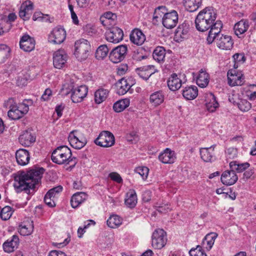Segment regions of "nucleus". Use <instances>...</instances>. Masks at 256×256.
I'll return each mask as SVG.
<instances>
[{
    "mask_svg": "<svg viewBox=\"0 0 256 256\" xmlns=\"http://www.w3.org/2000/svg\"><path fill=\"white\" fill-rule=\"evenodd\" d=\"M40 22H48L52 23L54 22V18H50L48 14H42Z\"/></svg>",
    "mask_w": 256,
    "mask_h": 256,
    "instance_id": "obj_63",
    "label": "nucleus"
},
{
    "mask_svg": "<svg viewBox=\"0 0 256 256\" xmlns=\"http://www.w3.org/2000/svg\"><path fill=\"white\" fill-rule=\"evenodd\" d=\"M127 51L128 48L126 45L116 46L110 52V59L114 63H118L124 58Z\"/></svg>",
    "mask_w": 256,
    "mask_h": 256,
    "instance_id": "obj_9",
    "label": "nucleus"
},
{
    "mask_svg": "<svg viewBox=\"0 0 256 256\" xmlns=\"http://www.w3.org/2000/svg\"><path fill=\"white\" fill-rule=\"evenodd\" d=\"M24 102H27L28 104L23 102L20 104L18 106L12 108L11 110H8V115L10 119L13 120H18L28 112L29 110L28 104H32V100H25Z\"/></svg>",
    "mask_w": 256,
    "mask_h": 256,
    "instance_id": "obj_6",
    "label": "nucleus"
},
{
    "mask_svg": "<svg viewBox=\"0 0 256 256\" xmlns=\"http://www.w3.org/2000/svg\"><path fill=\"white\" fill-rule=\"evenodd\" d=\"M239 109L242 112H247L251 108V104L246 100H241L238 104Z\"/></svg>",
    "mask_w": 256,
    "mask_h": 256,
    "instance_id": "obj_50",
    "label": "nucleus"
},
{
    "mask_svg": "<svg viewBox=\"0 0 256 256\" xmlns=\"http://www.w3.org/2000/svg\"><path fill=\"white\" fill-rule=\"evenodd\" d=\"M229 165L230 168L232 170L235 172H242L250 166V164L248 162L240 164L236 161L230 162Z\"/></svg>",
    "mask_w": 256,
    "mask_h": 256,
    "instance_id": "obj_35",
    "label": "nucleus"
},
{
    "mask_svg": "<svg viewBox=\"0 0 256 256\" xmlns=\"http://www.w3.org/2000/svg\"><path fill=\"white\" fill-rule=\"evenodd\" d=\"M130 80H126L124 78H122L118 81L116 83L117 94H118L124 95L130 90V88L134 84L132 82L130 83Z\"/></svg>",
    "mask_w": 256,
    "mask_h": 256,
    "instance_id": "obj_23",
    "label": "nucleus"
},
{
    "mask_svg": "<svg viewBox=\"0 0 256 256\" xmlns=\"http://www.w3.org/2000/svg\"><path fill=\"white\" fill-rule=\"evenodd\" d=\"M124 33L118 27H113L106 32V40L111 42L118 43L123 39Z\"/></svg>",
    "mask_w": 256,
    "mask_h": 256,
    "instance_id": "obj_12",
    "label": "nucleus"
},
{
    "mask_svg": "<svg viewBox=\"0 0 256 256\" xmlns=\"http://www.w3.org/2000/svg\"><path fill=\"white\" fill-rule=\"evenodd\" d=\"M118 74L119 75H122L126 73L128 70V66L127 64H122L118 67Z\"/></svg>",
    "mask_w": 256,
    "mask_h": 256,
    "instance_id": "obj_59",
    "label": "nucleus"
},
{
    "mask_svg": "<svg viewBox=\"0 0 256 256\" xmlns=\"http://www.w3.org/2000/svg\"><path fill=\"white\" fill-rule=\"evenodd\" d=\"M222 182L226 186H231L234 184L238 180V176L236 172L232 169L224 171L221 176Z\"/></svg>",
    "mask_w": 256,
    "mask_h": 256,
    "instance_id": "obj_17",
    "label": "nucleus"
},
{
    "mask_svg": "<svg viewBox=\"0 0 256 256\" xmlns=\"http://www.w3.org/2000/svg\"><path fill=\"white\" fill-rule=\"evenodd\" d=\"M16 18V16L14 13H10L8 14L6 20L4 21L6 24L8 25V28H5L4 27L2 26L0 29V35L8 31L12 26L11 22H14Z\"/></svg>",
    "mask_w": 256,
    "mask_h": 256,
    "instance_id": "obj_43",
    "label": "nucleus"
},
{
    "mask_svg": "<svg viewBox=\"0 0 256 256\" xmlns=\"http://www.w3.org/2000/svg\"><path fill=\"white\" fill-rule=\"evenodd\" d=\"M19 238L18 236L14 235L10 240H7L3 244V248L6 252H11L14 250L19 244Z\"/></svg>",
    "mask_w": 256,
    "mask_h": 256,
    "instance_id": "obj_26",
    "label": "nucleus"
},
{
    "mask_svg": "<svg viewBox=\"0 0 256 256\" xmlns=\"http://www.w3.org/2000/svg\"><path fill=\"white\" fill-rule=\"evenodd\" d=\"M137 203V196L134 190H130L126 194V198L125 200V204L129 208H133Z\"/></svg>",
    "mask_w": 256,
    "mask_h": 256,
    "instance_id": "obj_32",
    "label": "nucleus"
},
{
    "mask_svg": "<svg viewBox=\"0 0 256 256\" xmlns=\"http://www.w3.org/2000/svg\"><path fill=\"white\" fill-rule=\"evenodd\" d=\"M35 44L34 39L27 34L24 35L20 41V48L28 52H31L34 50Z\"/></svg>",
    "mask_w": 256,
    "mask_h": 256,
    "instance_id": "obj_16",
    "label": "nucleus"
},
{
    "mask_svg": "<svg viewBox=\"0 0 256 256\" xmlns=\"http://www.w3.org/2000/svg\"><path fill=\"white\" fill-rule=\"evenodd\" d=\"M44 171L42 168H36L27 172H18L14 176V183L16 192L24 191L28 194H33L36 186L40 182Z\"/></svg>",
    "mask_w": 256,
    "mask_h": 256,
    "instance_id": "obj_1",
    "label": "nucleus"
},
{
    "mask_svg": "<svg viewBox=\"0 0 256 256\" xmlns=\"http://www.w3.org/2000/svg\"><path fill=\"white\" fill-rule=\"evenodd\" d=\"M10 48L6 44H0V64L4 63L10 56Z\"/></svg>",
    "mask_w": 256,
    "mask_h": 256,
    "instance_id": "obj_42",
    "label": "nucleus"
},
{
    "mask_svg": "<svg viewBox=\"0 0 256 256\" xmlns=\"http://www.w3.org/2000/svg\"><path fill=\"white\" fill-rule=\"evenodd\" d=\"M104 18L110 20H114L116 18V15L110 12H108L104 14Z\"/></svg>",
    "mask_w": 256,
    "mask_h": 256,
    "instance_id": "obj_60",
    "label": "nucleus"
},
{
    "mask_svg": "<svg viewBox=\"0 0 256 256\" xmlns=\"http://www.w3.org/2000/svg\"><path fill=\"white\" fill-rule=\"evenodd\" d=\"M216 14L212 8L206 7L201 10L195 20L196 27L200 32L212 30L218 20L216 21Z\"/></svg>",
    "mask_w": 256,
    "mask_h": 256,
    "instance_id": "obj_3",
    "label": "nucleus"
},
{
    "mask_svg": "<svg viewBox=\"0 0 256 256\" xmlns=\"http://www.w3.org/2000/svg\"><path fill=\"white\" fill-rule=\"evenodd\" d=\"M62 190V187L61 186H58L50 190L48 192V196H51L54 198L56 194H58Z\"/></svg>",
    "mask_w": 256,
    "mask_h": 256,
    "instance_id": "obj_53",
    "label": "nucleus"
},
{
    "mask_svg": "<svg viewBox=\"0 0 256 256\" xmlns=\"http://www.w3.org/2000/svg\"><path fill=\"white\" fill-rule=\"evenodd\" d=\"M152 68H154L153 66H148L145 67L138 68L136 69V71L140 77L144 80H147L154 73L150 71Z\"/></svg>",
    "mask_w": 256,
    "mask_h": 256,
    "instance_id": "obj_36",
    "label": "nucleus"
},
{
    "mask_svg": "<svg viewBox=\"0 0 256 256\" xmlns=\"http://www.w3.org/2000/svg\"><path fill=\"white\" fill-rule=\"evenodd\" d=\"M136 172L142 177L143 180H146L148 177L149 169L146 166H140L136 169Z\"/></svg>",
    "mask_w": 256,
    "mask_h": 256,
    "instance_id": "obj_51",
    "label": "nucleus"
},
{
    "mask_svg": "<svg viewBox=\"0 0 256 256\" xmlns=\"http://www.w3.org/2000/svg\"><path fill=\"white\" fill-rule=\"evenodd\" d=\"M12 214V208L10 206H6L1 210L0 216L2 220H6L11 217Z\"/></svg>",
    "mask_w": 256,
    "mask_h": 256,
    "instance_id": "obj_48",
    "label": "nucleus"
},
{
    "mask_svg": "<svg viewBox=\"0 0 256 256\" xmlns=\"http://www.w3.org/2000/svg\"><path fill=\"white\" fill-rule=\"evenodd\" d=\"M114 136L112 133L108 131H103L94 140V143L102 147H110L114 144Z\"/></svg>",
    "mask_w": 256,
    "mask_h": 256,
    "instance_id": "obj_8",
    "label": "nucleus"
},
{
    "mask_svg": "<svg viewBox=\"0 0 256 256\" xmlns=\"http://www.w3.org/2000/svg\"><path fill=\"white\" fill-rule=\"evenodd\" d=\"M184 5L188 11L194 12L202 4V0H184Z\"/></svg>",
    "mask_w": 256,
    "mask_h": 256,
    "instance_id": "obj_33",
    "label": "nucleus"
},
{
    "mask_svg": "<svg viewBox=\"0 0 256 256\" xmlns=\"http://www.w3.org/2000/svg\"><path fill=\"white\" fill-rule=\"evenodd\" d=\"M228 84L230 86H242L244 82V78L242 74L236 72V70H229L227 74Z\"/></svg>",
    "mask_w": 256,
    "mask_h": 256,
    "instance_id": "obj_15",
    "label": "nucleus"
},
{
    "mask_svg": "<svg viewBox=\"0 0 256 256\" xmlns=\"http://www.w3.org/2000/svg\"><path fill=\"white\" fill-rule=\"evenodd\" d=\"M206 107L210 112H214L218 106V103L216 100L215 96L212 93L206 94Z\"/></svg>",
    "mask_w": 256,
    "mask_h": 256,
    "instance_id": "obj_28",
    "label": "nucleus"
},
{
    "mask_svg": "<svg viewBox=\"0 0 256 256\" xmlns=\"http://www.w3.org/2000/svg\"><path fill=\"white\" fill-rule=\"evenodd\" d=\"M234 59L236 62L243 63L246 60V58L244 54H236L233 56Z\"/></svg>",
    "mask_w": 256,
    "mask_h": 256,
    "instance_id": "obj_57",
    "label": "nucleus"
},
{
    "mask_svg": "<svg viewBox=\"0 0 256 256\" xmlns=\"http://www.w3.org/2000/svg\"><path fill=\"white\" fill-rule=\"evenodd\" d=\"M74 55L80 61L86 60L88 55L90 49V46L88 42L84 39L76 41L74 44Z\"/></svg>",
    "mask_w": 256,
    "mask_h": 256,
    "instance_id": "obj_5",
    "label": "nucleus"
},
{
    "mask_svg": "<svg viewBox=\"0 0 256 256\" xmlns=\"http://www.w3.org/2000/svg\"><path fill=\"white\" fill-rule=\"evenodd\" d=\"M167 84L170 90L176 91L182 86V80L178 78L176 74H173L168 80Z\"/></svg>",
    "mask_w": 256,
    "mask_h": 256,
    "instance_id": "obj_27",
    "label": "nucleus"
},
{
    "mask_svg": "<svg viewBox=\"0 0 256 256\" xmlns=\"http://www.w3.org/2000/svg\"><path fill=\"white\" fill-rule=\"evenodd\" d=\"M130 42L138 46L142 45L146 40V37L142 32L137 28L134 29L130 33Z\"/></svg>",
    "mask_w": 256,
    "mask_h": 256,
    "instance_id": "obj_21",
    "label": "nucleus"
},
{
    "mask_svg": "<svg viewBox=\"0 0 256 256\" xmlns=\"http://www.w3.org/2000/svg\"><path fill=\"white\" fill-rule=\"evenodd\" d=\"M190 256H207L200 246H197L196 248H192L189 251Z\"/></svg>",
    "mask_w": 256,
    "mask_h": 256,
    "instance_id": "obj_49",
    "label": "nucleus"
},
{
    "mask_svg": "<svg viewBox=\"0 0 256 256\" xmlns=\"http://www.w3.org/2000/svg\"><path fill=\"white\" fill-rule=\"evenodd\" d=\"M16 158L18 164L21 166L27 164L30 160L29 152L23 148H20L16 152Z\"/></svg>",
    "mask_w": 256,
    "mask_h": 256,
    "instance_id": "obj_22",
    "label": "nucleus"
},
{
    "mask_svg": "<svg viewBox=\"0 0 256 256\" xmlns=\"http://www.w3.org/2000/svg\"><path fill=\"white\" fill-rule=\"evenodd\" d=\"M87 195L85 192H78L74 194L72 197L70 202L72 206L77 208L82 202L86 200Z\"/></svg>",
    "mask_w": 256,
    "mask_h": 256,
    "instance_id": "obj_31",
    "label": "nucleus"
},
{
    "mask_svg": "<svg viewBox=\"0 0 256 256\" xmlns=\"http://www.w3.org/2000/svg\"><path fill=\"white\" fill-rule=\"evenodd\" d=\"M68 55L64 50H58L53 54V64L55 68L60 69L64 66Z\"/></svg>",
    "mask_w": 256,
    "mask_h": 256,
    "instance_id": "obj_14",
    "label": "nucleus"
},
{
    "mask_svg": "<svg viewBox=\"0 0 256 256\" xmlns=\"http://www.w3.org/2000/svg\"><path fill=\"white\" fill-rule=\"evenodd\" d=\"M52 92L50 88H46L41 97V99L44 101L48 100L52 96Z\"/></svg>",
    "mask_w": 256,
    "mask_h": 256,
    "instance_id": "obj_58",
    "label": "nucleus"
},
{
    "mask_svg": "<svg viewBox=\"0 0 256 256\" xmlns=\"http://www.w3.org/2000/svg\"><path fill=\"white\" fill-rule=\"evenodd\" d=\"M44 202L46 205L50 207H54L55 206L54 198L51 196H48V193L46 194L44 198Z\"/></svg>",
    "mask_w": 256,
    "mask_h": 256,
    "instance_id": "obj_54",
    "label": "nucleus"
},
{
    "mask_svg": "<svg viewBox=\"0 0 256 256\" xmlns=\"http://www.w3.org/2000/svg\"><path fill=\"white\" fill-rule=\"evenodd\" d=\"M208 74L203 71L200 72L196 79L197 84L201 88H205L208 86Z\"/></svg>",
    "mask_w": 256,
    "mask_h": 256,
    "instance_id": "obj_40",
    "label": "nucleus"
},
{
    "mask_svg": "<svg viewBox=\"0 0 256 256\" xmlns=\"http://www.w3.org/2000/svg\"><path fill=\"white\" fill-rule=\"evenodd\" d=\"M106 222L110 228H115L122 224V221L118 216L112 215L109 218Z\"/></svg>",
    "mask_w": 256,
    "mask_h": 256,
    "instance_id": "obj_45",
    "label": "nucleus"
},
{
    "mask_svg": "<svg viewBox=\"0 0 256 256\" xmlns=\"http://www.w3.org/2000/svg\"><path fill=\"white\" fill-rule=\"evenodd\" d=\"M74 132H70L68 141L70 146L76 149H80L84 146L87 143V140L84 138L80 140L78 138L73 134Z\"/></svg>",
    "mask_w": 256,
    "mask_h": 256,
    "instance_id": "obj_24",
    "label": "nucleus"
},
{
    "mask_svg": "<svg viewBox=\"0 0 256 256\" xmlns=\"http://www.w3.org/2000/svg\"><path fill=\"white\" fill-rule=\"evenodd\" d=\"M200 157L205 162H212L213 160L214 153L210 148H202L200 150Z\"/></svg>",
    "mask_w": 256,
    "mask_h": 256,
    "instance_id": "obj_34",
    "label": "nucleus"
},
{
    "mask_svg": "<svg viewBox=\"0 0 256 256\" xmlns=\"http://www.w3.org/2000/svg\"><path fill=\"white\" fill-rule=\"evenodd\" d=\"M253 174L254 171L252 170H247L244 173L242 179L246 181V180L250 178Z\"/></svg>",
    "mask_w": 256,
    "mask_h": 256,
    "instance_id": "obj_64",
    "label": "nucleus"
},
{
    "mask_svg": "<svg viewBox=\"0 0 256 256\" xmlns=\"http://www.w3.org/2000/svg\"><path fill=\"white\" fill-rule=\"evenodd\" d=\"M33 4L30 1L26 2L20 6L19 16L24 20H28L32 14Z\"/></svg>",
    "mask_w": 256,
    "mask_h": 256,
    "instance_id": "obj_18",
    "label": "nucleus"
},
{
    "mask_svg": "<svg viewBox=\"0 0 256 256\" xmlns=\"http://www.w3.org/2000/svg\"><path fill=\"white\" fill-rule=\"evenodd\" d=\"M4 106L11 110V108H14L15 106H18L14 99L12 98H8L4 104Z\"/></svg>",
    "mask_w": 256,
    "mask_h": 256,
    "instance_id": "obj_56",
    "label": "nucleus"
},
{
    "mask_svg": "<svg viewBox=\"0 0 256 256\" xmlns=\"http://www.w3.org/2000/svg\"><path fill=\"white\" fill-rule=\"evenodd\" d=\"M198 94V89L196 86L186 87L182 90L183 96L188 100L194 99Z\"/></svg>",
    "mask_w": 256,
    "mask_h": 256,
    "instance_id": "obj_30",
    "label": "nucleus"
},
{
    "mask_svg": "<svg viewBox=\"0 0 256 256\" xmlns=\"http://www.w3.org/2000/svg\"><path fill=\"white\" fill-rule=\"evenodd\" d=\"M33 228V226L30 224L28 225L22 224L19 226L18 232L21 235L28 236L32 233Z\"/></svg>",
    "mask_w": 256,
    "mask_h": 256,
    "instance_id": "obj_46",
    "label": "nucleus"
},
{
    "mask_svg": "<svg viewBox=\"0 0 256 256\" xmlns=\"http://www.w3.org/2000/svg\"><path fill=\"white\" fill-rule=\"evenodd\" d=\"M158 158L162 163L172 164L176 158L175 152L168 148H166L160 154Z\"/></svg>",
    "mask_w": 256,
    "mask_h": 256,
    "instance_id": "obj_19",
    "label": "nucleus"
},
{
    "mask_svg": "<svg viewBox=\"0 0 256 256\" xmlns=\"http://www.w3.org/2000/svg\"><path fill=\"white\" fill-rule=\"evenodd\" d=\"M108 94V91L106 90L100 88L97 90L94 94L95 102L100 104L106 100Z\"/></svg>",
    "mask_w": 256,
    "mask_h": 256,
    "instance_id": "obj_39",
    "label": "nucleus"
},
{
    "mask_svg": "<svg viewBox=\"0 0 256 256\" xmlns=\"http://www.w3.org/2000/svg\"><path fill=\"white\" fill-rule=\"evenodd\" d=\"M48 256H66V255L62 251L54 250L50 252Z\"/></svg>",
    "mask_w": 256,
    "mask_h": 256,
    "instance_id": "obj_61",
    "label": "nucleus"
},
{
    "mask_svg": "<svg viewBox=\"0 0 256 256\" xmlns=\"http://www.w3.org/2000/svg\"><path fill=\"white\" fill-rule=\"evenodd\" d=\"M249 28V22L248 20L242 19L236 22L234 26V30L235 34L240 38H243L241 36Z\"/></svg>",
    "mask_w": 256,
    "mask_h": 256,
    "instance_id": "obj_20",
    "label": "nucleus"
},
{
    "mask_svg": "<svg viewBox=\"0 0 256 256\" xmlns=\"http://www.w3.org/2000/svg\"><path fill=\"white\" fill-rule=\"evenodd\" d=\"M130 105V100L124 98L119 100L116 102L113 106V109L114 112H120L123 111Z\"/></svg>",
    "mask_w": 256,
    "mask_h": 256,
    "instance_id": "obj_37",
    "label": "nucleus"
},
{
    "mask_svg": "<svg viewBox=\"0 0 256 256\" xmlns=\"http://www.w3.org/2000/svg\"><path fill=\"white\" fill-rule=\"evenodd\" d=\"M237 150L233 148H230L227 149L226 151V157L227 160H232L237 156Z\"/></svg>",
    "mask_w": 256,
    "mask_h": 256,
    "instance_id": "obj_52",
    "label": "nucleus"
},
{
    "mask_svg": "<svg viewBox=\"0 0 256 256\" xmlns=\"http://www.w3.org/2000/svg\"><path fill=\"white\" fill-rule=\"evenodd\" d=\"M217 236L218 234L215 232H211L206 236L202 242L207 250H210L211 249Z\"/></svg>",
    "mask_w": 256,
    "mask_h": 256,
    "instance_id": "obj_38",
    "label": "nucleus"
},
{
    "mask_svg": "<svg viewBox=\"0 0 256 256\" xmlns=\"http://www.w3.org/2000/svg\"><path fill=\"white\" fill-rule=\"evenodd\" d=\"M109 50L106 44L100 46L96 50V57L97 59H102L106 56Z\"/></svg>",
    "mask_w": 256,
    "mask_h": 256,
    "instance_id": "obj_44",
    "label": "nucleus"
},
{
    "mask_svg": "<svg viewBox=\"0 0 256 256\" xmlns=\"http://www.w3.org/2000/svg\"><path fill=\"white\" fill-rule=\"evenodd\" d=\"M88 88L86 86H80L72 90L71 99L73 102H80L88 94Z\"/></svg>",
    "mask_w": 256,
    "mask_h": 256,
    "instance_id": "obj_13",
    "label": "nucleus"
},
{
    "mask_svg": "<svg viewBox=\"0 0 256 256\" xmlns=\"http://www.w3.org/2000/svg\"><path fill=\"white\" fill-rule=\"evenodd\" d=\"M162 24L167 28H172L175 27L178 22V12L172 10L170 12L166 13L162 17Z\"/></svg>",
    "mask_w": 256,
    "mask_h": 256,
    "instance_id": "obj_11",
    "label": "nucleus"
},
{
    "mask_svg": "<svg viewBox=\"0 0 256 256\" xmlns=\"http://www.w3.org/2000/svg\"><path fill=\"white\" fill-rule=\"evenodd\" d=\"M152 244L156 249L164 248L167 242L166 232L162 229L158 228L153 232L152 236Z\"/></svg>",
    "mask_w": 256,
    "mask_h": 256,
    "instance_id": "obj_7",
    "label": "nucleus"
},
{
    "mask_svg": "<svg viewBox=\"0 0 256 256\" xmlns=\"http://www.w3.org/2000/svg\"><path fill=\"white\" fill-rule=\"evenodd\" d=\"M16 84L18 86L22 87L26 84V80L24 78L18 77L16 80Z\"/></svg>",
    "mask_w": 256,
    "mask_h": 256,
    "instance_id": "obj_62",
    "label": "nucleus"
},
{
    "mask_svg": "<svg viewBox=\"0 0 256 256\" xmlns=\"http://www.w3.org/2000/svg\"><path fill=\"white\" fill-rule=\"evenodd\" d=\"M165 56V49L162 46L157 47L154 50L152 54L154 58L158 62H160L164 61Z\"/></svg>",
    "mask_w": 256,
    "mask_h": 256,
    "instance_id": "obj_41",
    "label": "nucleus"
},
{
    "mask_svg": "<svg viewBox=\"0 0 256 256\" xmlns=\"http://www.w3.org/2000/svg\"><path fill=\"white\" fill-rule=\"evenodd\" d=\"M166 8L164 6H160L156 8L153 16L154 20L158 22L161 18L163 17L164 15L166 13Z\"/></svg>",
    "mask_w": 256,
    "mask_h": 256,
    "instance_id": "obj_47",
    "label": "nucleus"
},
{
    "mask_svg": "<svg viewBox=\"0 0 256 256\" xmlns=\"http://www.w3.org/2000/svg\"><path fill=\"white\" fill-rule=\"evenodd\" d=\"M20 143L24 146H29L35 142L36 137L30 132H24L18 138Z\"/></svg>",
    "mask_w": 256,
    "mask_h": 256,
    "instance_id": "obj_25",
    "label": "nucleus"
},
{
    "mask_svg": "<svg viewBox=\"0 0 256 256\" xmlns=\"http://www.w3.org/2000/svg\"><path fill=\"white\" fill-rule=\"evenodd\" d=\"M66 38V32L64 28L57 26L53 29L48 36V41L54 44L62 43Z\"/></svg>",
    "mask_w": 256,
    "mask_h": 256,
    "instance_id": "obj_10",
    "label": "nucleus"
},
{
    "mask_svg": "<svg viewBox=\"0 0 256 256\" xmlns=\"http://www.w3.org/2000/svg\"><path fill=\"white\" fill-rule=\"evenodd\" d=\"M222 28V22L218 20L214 27L209 31L207 42L208 44H211L215 40L220 48L230 50L232 48L234 42L230 36L223 35L220 33Z\"/></svg>",
    "mask_w": 256,
    "mask_h": 256,
    "instance_id": "obj_2",
    "label": "nucleus"
},
{
    "mask_svg": "<svg viewBox=\"0 0 256 256\" xmlns=\"http://www.w3.org/2000/svg\"><path fill=\"white\" fill-rule=\"evenodd\" d=\"M164 99V96L162 90H158L152 94L150 97V102L156 106L162 104Z\"/></svg>",
    "mask_w": 256,
    "mask_h": 256,
    "instance_id": "obj_29",
    "label": "nucleus"
},
{
    "mask_svg": "<svg viewBox=\"0 0 256 256\" xmlns=\"http://www.w3.org/2000/svg\"><path fill=\"white\" fill-rule=\"evenodd\" d=\"M109 177L114 181L120 184L122 182V179L120 176L116 172H112L109 174Z\"/></svg>",
    "mask_w": 256,
    "mask_h": 256,
    "instance_id": "obj_55",
    "label": "nucleus"
},
{
    "mask_svg": "<svg viewBox=\"0 0 256 256\" xmlns=\"http://www.w3.org/2000/svg\"><path fill=\"white\" fill-rule=\"evenodd\" d=\"M72 156L70 149L66 146L57 147L52 152V161L58 164H68V160Z\"/></svg>",
    "mask_w": 256,
    "mask_h": 256,
    "instance_id": "obj_4",
    "label": "nucleus"
}]
</instances>
